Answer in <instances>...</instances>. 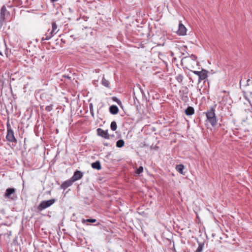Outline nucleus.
Returning a JSON list of instances; mask_svg holds the SVG:
<instances>
[{"mask_svg":"<svg viewBox=\"0 0 252 252\" xmlns=\"http://www.w3.org/2000/svg\"><path fill=\"white\" fill-rule=\"evenodd\" d=\"M215 111V108L211 107L205 113L208 121L213 126H216L217 124V120Z\"/></svg>","mask_w":252,"mask_h":252,"instance_id":"obj_1","label":"nucleus"},{"mask_svg":"<svg viewBox=\"0 0 252 252\" xmlns=\"http://www.w3.org/2000/svg\"><path fill=\"white\" fill-rule=\"evenodd\" d=\"M7 127V134L6 136V140L10 142H17V140L14 136V131L12 129L11 126L9 123V121H7L6 124Z\"/></svg>","mask_w":252,"mask_h":252,"instance_id":"obj_2","label":"nucleus"},{"mask_svg":"<svg viewBox=\"0 0 252 252\" xmlns=\"http://www.w3.org/2000/svg\"><path fill=\"white\" fill-rule=\"evenodd\" d=\"M4 197L6 198L12 200H15L17 199V196L16 194V189L13 188H9L5 190Z\"/></svg>","mask_w":252,"mask_h":252,"instance_id":"obj_3","label":"nucleus"},{"mask_svg":"<svg viewBox=\"0 0 252 252\" xmlns=\"http://www.w3.org/2000/svg\"><path fill=\"white\" fill-rule=\"evenodd\" d=\"M10 16V13L5 5H3L0 9V23L3 25L6 20Z\"/></svg>","mask_w":252,"mask_h":252,"instance_id":"obj_4","label":"nucleus"},{"mask_svg":"<svg viewBox=\"0 0 252 252\" xmlns=\"http://www.w3.org/2000/svg\"><path fill=\"white\" fill-rule=\"evenodd\" d=\"M56 201V199L53 198L48 200H44L42 201L38 206L37 207V209L39 211H42L50 206H51L52 204H53Z\"/></svg>","mask_w":252,"mask_h":252,"instance_id":"obj_5","label":"nucleus"},{"mask_svg":"<svg viewBox=\"0 0 252 252\" xmlns=\"http://www.w3.org/2000/svg\"><path fill=\"white\" fill-rule=\"evenodd\" d=\"M189 90L187 86H183L179 91V95L181 99L184 102H187L189 101Z\"/></svg>","mask_w":252,"mask_h":252,"instance_id":"obj_6","label":"nucleus"},{"mask_svg":"<svg viewBox=\"0 0 252 252\" xmlns=\"http://www.w3.org/2000/svg\"><path fill=\"white\" fill-rule=\"evenodd\" d=\"M83 173L80 171L76 170L74 172L73 175L71 178L72 180L74 182L83 177Z\"/></svg>","mask_w":252,"mask_h":252,"instance_id":"obj_7","label":"nucleus"},{"mask_svg":"<svg viewBox=\"0 0 252 252\" xmlns=\"http://www.w3.org/2000/svg\"><path fill=\"white\" fill-rule=\"evenodd\" d=\"M97 134L105 139H109V134L107 130H104L100 128L97 129Z\"/></svg>","mask_w":252,"mask_h":252,"instance_id":"obj_8","label":"nucleus"},{"mask_svg":"<svg viewBox=\"0 0 252 252\" xmlns=\"http://www.w3.org/2000/svg\"><path fill=\"white\" fill-rule=\"evenodd\" d=\"M187 29L185 26L180 22L179 24V29L177 33L180 35H184L186 34Z\"/></svg>","mask_w":252,"mask_h":252,"instance_id":"obj_9","label":"nucleus"},{"mask_svg":"<svg viewBox=\"0 0 252 252\" xmlns=\"http://www.w3.org/2000/svg\"><path fill=\"white\" fill-rule=\"evenodd\" d=\"M208 71L205 69H202L198 76V83L204 80L207 77Z\"/></svg>","mask_w":252,"mask_h":252,"instance_id":"obj_10","label":"nucleus"},{"mask_svg":"<svg viewBox=\"0 0 252 252\" xmlns=\"http://www.w3.org/2000/svg\"><path fill=\"white\" fill-rule=\"evenodd\" d=\"M74 182L70 178L69 180L64 182L61 186V188L63 189H65L68 187L71 186Z\"/></svg>","mask_w":252,"mask_h":252,"instance_id":"obj_11","label":"nucleus"},{"mask_svg":"<svg viewBox=\"0 0 252 252\" xmlns=\"http://www.w3.org/2000/svg\"><path fill=\"white\" fill-rule=\"evenodd\" d=\"M109 111L112 114L115 115L118 113L119 108L116 105H113L110 107Z\"/></svg>","mask_w":252,"mask_h":252,"instance_id":"obj_12","label":"nucleus"},{"mask_svg":"<svg viewBox=\"0 0 252 252\" xmlns=\"http://www.w3.org/2000/svg\"><path fill=\"white\" fill-rule=\"evenodd\" d=\"M185 169V167L183 164H178L176 166V170L180 174L185 175V172H184L183 170Z\"/></svg>","mask_w":252,"mask_h":252,"instance_id":"obj_13","label":"nucleus"},{"mask_svg":"<svg viewBox=\"0 0 252 252\" xmlns=\"http://www.w3.org/2000/svg\"><path fill=\"white\" fill-rule=\"evenodd\" d=\"M194 110L193 107L189 106L185 110V113L187 115L190 116L193 114Z\"/></svg>","mask_w":252,"mask_h":252,"instance_id":"obj_14","label":"nucleus"},{"mask_svg":"<svg viewBox=\"0 0 252 252\" xmlns=\"http://www.w3.org/2000/svg\"><path fill=\"white\" fill-rule=\"evenodd\" d=\"M55 34L52 33L51 32H50L49 33H46L44 34V36L42 38L41 41L48 40L50 38H51V37L52 36H53Z\"/></svg>","mask_w":252,"mask_h":252,"instance_id":"obj_15","label":"nucleus"},{"mask_svg":"<svg viewBox=\"0 0 252 252\" xmlns=\"http://www.w3.org/2000/svg\"><path fill=\"white\" fill-rule=\"evenodd\" d=\"M92 167L94 169L100 170L101 168L100 163L99 161H96L92 163Z\"/></svg>","mask_w":252,"mask_h":252,"instance_id":"obj_16","label":"nucleus"},{"mask_svg":"<svg viewBox=\"0 0 252 252\" xmlns=\"http://www.w3.org/2000/svg\"><path fill=\"white\" fill-rule=\"evenodd\" d=\"M52 31L50 32L54 34H56L59 31V30L57 29V25H56L55 22H53L52 24Z\"/></svg>","mask_w":252,"mask_h":252,"instance_id":"obj_17","label":"nucleus"},{"mask_svg":"<svg viewBox=\"0 0 252 252\" xmlns=\"http://www.w3.org/2000/svg\"><path fill=\"white\" fill-rule=\"evenodd\" d=\"M102 84L105 87L107 88H109V82L106 80L104 77L102 78V81H101Z\"/></svg>","mask_w":252,"mask_h":252,"instance_id":"obj_18","label":"nucleus"},{"mask_svg":"<svg viewBox=\"0 0 252 252\" xmlns=\"http://www.w3.org/2000/svg\"><path fill=\"white\" fill-rule=\"evenodd\" d=\"M125 142L123 139L119 140L116 142V146L119 148H121L124 146Z\"/></svg>","mask_w":252,"mask_h":252,"instance_id":"obj_19","label":"nucleus"},{"mask_svg":"<svg viewBox=\"0 0 252 252\" xmlns=\"http://www.w3.org/2000/svg\"><path fill=\"white\" fill-rule=\"evenodd\" d=\"M204 247V244L202 243H198V247L195 252H202Z\"/></svg>","mask_w":252,"mask_h":252,"instance_id":"obj_20","label":"nucleus"},{"mask_svg":"<svg viewBox=\"0 0 252 252\" xmlns=\"http://www.w3.org/2000/svg\"><path fill=\"white\" fill-rule=\"evenodd\" d=\"M110 127H111V129L113 131L116 130L117 128V124H116V122H115V121L112 122L111 123Z\"/></svg>","mask_w":252,"mask_h":252,"instance_id":"obj_21","label":"nucleus"},{"mask_svg":"<svg viewBox=\"0 0 252 252\" xmlns=\"http://www.w3.org/2000/svg\"><path fill=\"white\" fill-rule=\"evenodd\" d=\"M176 79L179 83H182L183 80V76L182 74H179L176 77Z\"/></svg>","mask_w":252,"mask_h":252,"instance_id":"obj_22","label":"nucleus"},{"mask_svg":"<svg viewBox=\"0 0 252 252\" xmlns=\"http://www.w3.org/2000/svg\"><path fill=\"white\" fill-rule=\"evenodd\" d=\"M112 100L117 102L118 103V105H122V102L120 100H119L117 97L116 96H113L112 98Z\"/></svg>","mask_w":252,"mask_h":252,"instance_id":"obj_23","label":"nucleus"},{"mask_svg":"<svg viewBox=\"0 0 252 252\" xmlns=\"http://www.w3.org/2000/svg\"><path fill=\"white\" fill-rule=\"evenodd\" d=\"M143 171V167L142 166L139 167L137 169L135 173L137 174H140L142 173Z\"/></svg>","mask_w":252,"mask_h":252,"instance_id":"obj_24","label":"nucleus"},{"mask_svg":"<svg viewBox=\"0 0 252 252\" xmlns=\"http://www.w3.org/2000/svg\"><path fill=\"white\" fill-rule=\"evenodd\" d=\"M96 221V220L95 219H87L86 220H84L83 222H89L94 223V222H95Z\"/></svg>","mask_w":252,"mask_h":252,"instance_id":"obj_25","label":"nucleus"},{"mask_svg":"<svg viewBox=\"0 0 252 252\" xmlns=\"http://www.w3.org/2000/svg\"><path fill=\"white\" fill-rule=\"evenodd\" d=\"M89 107H90V113H91L92 116L94 117V111H93V104L92 103H91L90 104Z\"/></svg>","mask_w":252,"mask_h":252,"instance_id":"obj_26","label":"nucleus"},{"mask_svg":"<svg viewBox=\"0 0 252 252\" xmlns=\"http://www.w3.org/2000/svg\"><path fill=\"white\" fill-rule=\"evenodd\" d=\"M52 109H53V107H52V105L47 106L45 107V110L48 111V112H50L52 110Z\"/></svg>","mask_w":252,"mask_h":252,"instance_id":"obj_27","label":"nucleus"},{"mask_svg":"<svg viewBox=\"0 0 252 252\" xmlns=\"http://www.w3.org/2000/svg\"><path fill=\"white\" fill-rule=\"evenodd\" d=\"M192 72L195 74V75H197L198 76H199V74L200 73V71H192Z\"/></svg>","mask_w":252,"mask_h":252,"instance_id":"obj_28","label":"nucleus"},{"mask_svg":"<svg viewBox=\"0 0 252 252\" xmlns=\"http://www.w3.org/2000/svg\"><path fill=\"white\" fill-rule=\"evenodd\" d=\"M190 58H191V59L193 60H195L196 59V57H195V56L193 55H191Z\"/></svg>","mask_w":252,"mask_h":252,"instance_id":"obj_29","label":"nucleus"},{"mask_svg":"<svg viewBox=\"0 0 252 252\" xmlns=\"http://www.w3.org/2000/svg\"><path fill=\"white\" fill-rule=\"evenodd\" d=\"M63 77H64V78H66L68 79H71V77L70 76H69L68 75H63Z\"/></svg>","mask_w":252,"mask_h":252,"instance_id":"obj_30","label":"nucleus"},{"mask_svg":"<svg viewBox=\"0 0 252 252\" xmlns=\"http://www.w3.org/2000/svg\"><path fill=\"white\" fill-rule=\"evenodd\" d=\"M57 0H51L52 2H55Z\"/></svg>","mask_w":252,"mask_h":252,"instance_id":"obj_31","label":"nucleus"},{"mask_svg":"<svg viewBox=\"0 0 252 252\" xmlns=\"http://www.w3.org/2000/svg\"><path fill=\"white\" fill-rule=\"evenodd\" d=\"M0 55L2 56V54L0 51Z\"/></svg>","mask_w":252,"mask_h":252,"instance_id":"obj_32","label":"nucleus"},{"mask_svg":"<svg viewBox=\"0 0 252 252\" xmlns=\"http://www.w3.org/2000/svg\"><path fill=\"white\" fill-rule=\"evenodd\" d=\"M6 55V57H8V55L7 54V53H5Z\"/></svg>","mask_w":252,"mask_h":252,"instance_id":"obj_33","label":"nucleus"}]
</instances>
